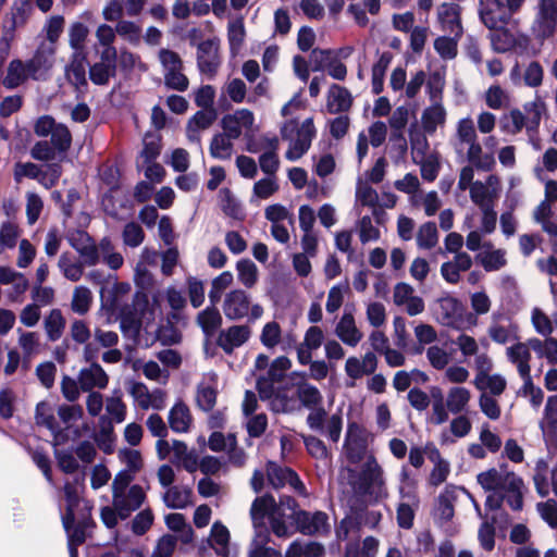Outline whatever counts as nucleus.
<instances>
[{
  "label": "nucleus",
  "mask_w": 557,
  "mask_h": 557,
  "mask_svg": "<svg viewBox=\"0 0 557 557\" xmlns=\"http://www.w3.org/2000/svg\"><path fill=\"white\" fill-rule=\"evenodd\" d=\"M478 484L492 494L487 496L485 506L492 510L500 508L504 500L512 510H521L523 506V480L506 465L490 468L476 475Z\"/></svg>",
  "instance_id": "obj_1"
},
{
  "label": "nucleus",
  "mask_w": 557,
  "mask_h": 557,
  "mask_svg": "<svg viewBox=\"0 0 557 557\" xmlns=\"http://www.w3.org/2000/svg\"><path fill=\"white\" fill-rule=\"evenodd\" d=\"M343 471L347 473V482L356 495L373 500L387 497L384 470L374 455L369 456L359 469L347 467Z\"/></svg>",
  "instance_id": "obj_2"
},
{
  "label": "nucleus",
  "mask_w": 557,
  "mask_h": 557,
  "mask_svg": "<svg viewBox=\"0 0 557 557\" xmlns=\"http://www.w3.org/2000/svg\"><path fill=\"white\" fill-rule=\"evenodd\" d=\"M131 483V476L125 473L115 474L112 482V504L121 519L129 517L146 499L144 488Z\"/></svg>",
  "instance_id": "obj_3"
},
{
  "label": "nucleus",
  "mask_w": 557,
  "mask_h": 557,
  "mask_svg": "<svg viewBox=\"0 0 557 557\" xmlns=\"http://www.w3.org/2000/svg\"><path fill=\"white\" fill-rule=\"evenodd\" d=\"M315 133L312 117H308L301 123L296 120L285 122L281 128V135L284 140L288 141L286 159L289 161L300 159L309 150Z\"/></svg>",
  "instance_id": "obj_4"
},
{
  "label": "nucleus",
  "mask_w": 557,
  "mask_h": 557,
  "mask_svg": "<svg viewBox=\"0 0 557 557\" xmlns=\"http://www.w3.org/2000/svg\"><path fill=\"white\" fill-rule=\"evenodd\" d=\"M226 319L232 321L248 318L250 321L260 319L263 315V307L252 304L250 296L243 289H232L225 294L222 305Z\"/></svg>",
  "instance_id": "obj_5"
},
{
  "label": "nucleus",
  "mask_w": 557,
  "mask_h": 557,
  "mask_svg": "<svg viewBox=\"0 0 557 557\" xmlns=\"http://www.w3.org/2000/svg\"><path fill=\"white\" fill-rule=\"evenodd\" d=\"M456 141L457 147L463 149L467 147V159L475 166L481 169H487L493 164V158L488 157V162L482 161L483 148L479 143V137L474 123L471 117H463L457 122L456 125Z\"/></svg>",
  "instance_id": "obj_6"
},
{
  "label": "nucleus",
  "mask_w": 557,
  "mask_h": 557,
  "mask_svg": "<svg viewBox=\"0 0 557 557\" xmlns=\"http://www.w3.org/2000/svg\"><path fill=\"white\" fill-rule=\"evenodd\" d=\"M158 59L162 66L164 84L168 88L185 91L189 81L184 74V64L178 53L170 49H160Z\"/></svg>",
  "instance_id": "obj_7"
},
{
  "label": "nucleus",
  "mask_w": 557,
  "mask_h": 557,
  "mask_svg": "<svg viewBox=\"0 0 557 557\" xmlns=\"http://www.w3.org/2000/svg\"><path fill=\"white\" fill-rule=\"evenodd\" d=\"M369 434L358 423H349L344 442V455L351 465L364 462L372 453L369 451Z\"/></svg>",
  "instance_id": "obj_8"
},
{
  "label": "nucleus",
  "mask_w": 557,
  "mask_h": 557,
  "mask_svg": "<svg viewBox=\"0 0 557 557\" xmlns=\"http://www.w3.org/2000/svg\"><path fill=\"white\" fill-rule=\"evenodd\" d=\"M557 0H539L533 21V32L542 39L552 37L556 32Z\"/></svg>",
  "instance_id": "obj_9"
},
{
  "label": "nucleus",
  "mask_w": 557,
  "mask_h": 557,
  "mask_svg": "<svg viewBox=\"0 0 557 557\" xmlns=\"http://www.w3.org/2000/svg\"><path fill=\"white\" fill-rule=\"evenodd\" d=\"M126 391L132 396L135 405L143 410H160L165 406V393L159 388L149 391L141 382L127 381Z\"/></svg>",
  "instance_id": "obj_10"
},
{
  "label": "nucleus",
  "mask_w": 557,
  "mask_h": 557,
  "mask_svg": "<svg viewBox=\"0 0 557 557\" xmlns=\"http://www.w3.org/2000/svg\"><path fill=\"white\" fill-rule=\"evenodd\" d=\"M479 16L488 29H499L513 16L503 0H480Z\"/></svg>",
  "instance_id": "obj_11"
},
{
  "label": "nucleus",
  "mask_w": 557,
  "mask_h": 557,
  "mask_svg": "<svg viewBox=\"0 0 557 557\" xmlns=\"http://www.w3.org/2000/svg\"><path fill=\"white\" fill-rule=\"evenodd\" d=\"M153 320V312L148 308L147 300L137 301L134 310L123 311L121 329L128 336L136 337L141 327H147Z\"/></svg>",
  "instance_id": "obj_12"
},
{
  "label": "nucleus",
  "mask_w": 557,
  "mask_h": 557,
  "mask_svg": "<svg viewBox=\"0 0 557 557\" xmlns=\"http://www.w3.org/2000/svg\"><path fill=\"white\" fill-rule=\"evenodd\" d=\"M294 522L297 530L305 535H325L331 529L329 517L323 511L298 510Z\"/></svg>",
  "instance_id": "obj_13"
},
{
  "label": "nucleus",
  "mask_w": 557,
  "mask_h": 557,
  "mask_svg": "<svg viewBox=\"0 0 557 557\" xmlns=\"http://www.w3.org/2000/svg\"><path fill=\"white\" fill-rule=\"evenodd\" d=\"M255 123L253 113L248 109H238L226 114L221 120L223 132L231 138L237 139L243 134L252 132Z\"/></svg>",
  "instance_id": "obj_14"
},
{
  "label": "nucleus",
  "mask_w": 557,
  "mask_h": 557,
  "mask_svg": "<svg viewBox=\"0 0 557 557\" xmlns=\"http://www.w3.org/2000/svg\"><path fill=\"white\" fill-rule=\"evenodd\" d=\"M221 64L219 55V41L216 39H207L198 45L197 65L199 71L212 78L218 73Z\"/></svg>",
  "instance_id": "obj_15"
},
{
  "label": "nucleus",
  "mask_w": 557,
  "mask_h": 557,
  "mask_svg": "<svg viewBox=\"0 0 557 557\" xmlns=\"http://www.w3.org/2000/svg\"><path fill=\"white\" fill-rule=\"evenodd\" d=\"M268 482L274 488H280L288 484L294 491L300 495H306V488L299 476L292 469L281 467L275 462L267 465Z\"/></svg>",
  "instance_id": "obj_16"
},
{
  "label": "nucleus",
  "mask_w": 557,
  "mask_h": 557,
  "mask_svg": "<svg viewBox=\"0 0 557 557\" xmlns=\"http://www.w3.org/2000/svg\"><path fill=\"white\" fill-rule=\"evenodd\" d=\"M292 367V361L284 356L277 357L271 363L268 375L259 377L257 387L261 397L268 398L274 393V384L281 382L285 372Z\"/></svg>",
  "instance_id": "obj_17"
},
{
  "label": "nucleus",
  "mask_w": 557,
  "mask_h": 557,
  "mask_svg": "<svg viewBox=\"0 0 557 557\" xmlns=\"http://www.w3.org/2000/svg\"><path fill=\"white\" fill-rule=\"evenodd\" d=\"M274 508V497L272 495H263L257 497L250 507V519L252 522V527L255 529V533L257 536L267 535L268 528L265 523V519L270 520L271 511Z\"/></svg>",
  "instance_id": "obj_18"
},
{
  "label": "nucleus",
  "mask_w": 557,
  "mask_h": 557,
  "mask_svg": "<svg viewBox=\"0 0 557 557\" xmlns=\"http://www.w3.org/2000/svg\"><path fill=\"white\" fill-rule=\"evenodd\" d=\"M379 364V359L373 351H367L362 357L351 356L345 362V373L349 379L360 380L364 375L373 374Z\"/></svg>",
  "instance_id": "obj_19"
},
{
  "label": "nucleus",
  "mask_w": 557,
  "mask_h": 557,
  "mask_svg": "<svg viewBox=\"0 0 557 557\" xmlns=\"http://www.w3.org/2000/svg\"><path fill=\"white\" fill-rule=\"evenodd\" d=\"M55 46L41 41L36 49L32 59L27 60L32 72L33 79H39L45 76L53 66V55Z\"/></svg>",
  "instance_id": "obj_20"
},
{
  "label": "nucleus",
  "mask_w": 557,
  "mask_h": 557,
  "mask_svg": "<svg viewBox=\"0 0 557 557\" xmlns=\"http://www.w3.org/2000/svg\"><path fill=\"white\" fill-rule=\"evenodd\" d=\"M335 335L345 345L356 347L363 338L352 312L345 311L335 326Z\"/></svg>",
  "instance_id": "obj_21"
},
{
  "label": "nucleus",
  "mask_w": 557,
  "mask_h": 557,
  "mask_svg": "<svg viewBox=\"0 0 557 557\" xmlns=\"http://www.w3.org/2000/svg\"><path fill=\"white\" fill-rule=\"evenodd\" d=\"M251 335L247 325H232L223 330L218 337V345L226 354H232L236 348L243 346Z\"/></svg>",
  "instance_id": "obj_22"
},
{
  "label": "nucleus",
  "mask_w": 557,
  "mask_h": 557,
  "mask_svg": "<svg viewBox=\"0 0 557 557\" xmlns=\"http://www.w3.org/2000/svg\"><path fill=\"white\" fill-rule=\"evenodd\" d=\"M259 339L268 349H273L281 345L282 349L285 350L290 348L295 343L292 334H286L285 339L283 338L282 327L276 321H270L263 325Z\"/></svg>",
  "instance_id": "obj_23"
},
{
  "label": "nucleus",
  "mask_w": 557,
  "mask_h": 557,
  "mask_svg": "<svg viewBox=\"0 0 557 557\" xmlns=\"http://www.w3.org/2000/svg\"><path fill=\"white\" fill-rule=\"evenodd\" d=\"M78 383L84 392L94 388H106L109 383V376L100 364L91 361L90 366L83 368L78 373Z\"/></svg>",
  "instance_id": "obj_24"
},
{
  "label": "nucleus",
  "mask_w": 557,
  "mask_h": 557,
  "mask_svg": "<svg viewBox=\"0 0 557 557\" xmlns=\"http://www.w3.org/2000/svg\"><path fill=\"white\" fill-rule=\"evenodd\" d=\"M438 21L444 32L461 37L460 7L456 3H442L437 9Z\"/></svg>",
  "instance_id": "obj_25"
},
{
  "label": "nucleus",
  "mask_w": 557,
  "mask_h": 557,
  "mask_svg": "<svg viewBox=\"0 0 557 557\" xmlns=\"http://www.w3.org/2000/svg\"><path fill=\"white\" fill-rule=\"evenodd\" d=\"M86 65L87 53L72 52L65 66V77L77 90L87 86Z\"/></svg>",
  "instance_id": "obj_26"
},
{
  "label": "nucleus",
  "mask_w": 557,
  "mask_h": 557,
  "mask_svg": "<svg viewBox=\"0 0 557 557\" xmlns=\"http://www.w3.org/2000/svg\"><path fill=\"white\" fill-rule=\"evenodd\" d=\"M472 267V258L467 252L455 255L454 259L441 265V275L449 284H457L460 281V273Z\"/></svg>",
  "instance_id": "obj_27"
},
{
  "label": "nucleus",
  "mask_w": 557,
  "mask_h": 557,
  "mask_svg": "<svg viewBox=\"0 0 557 557\" xmlns=\"http://www.w3.org/2000/svg\"><path fill=\"white\" fill-rule=\"evenodd\" d=\"M216 119L214 109L200 110L196 112L188 121L186 135L189 141L200 143V133L208 129Z\"/></svg>",
  "instance_id": "obj_28"
},
{
  "label": "nucleus",
  "mask_w": 557,
  "mask_h": 557,
  "mask_svg": "<svg viewBox=\"0 0 557 557\" xmlns=\"http://www.w3.org/2000/svg\"><path fill=\"white\" fill-rule=\"evenodd\" d=\"M70 335L75 343L85 345L83 355L86 361H92L97 358L98 348L94 344L88 343L91 332L85 321H73L70 326Z\"/></svg>",
  "instance_id": "obj_29"
},
{
  "label": "nucleus",
  "mask_w": 557,
  "mask_h": 557,
  "mask_svg": "<svg viewBox=\"0 0 557 557\" xmlns=\"http://www.w3.org/2000/svg\"><path fill=\"white\" fill-rule=\"evenodd\" d=\"M218 380L215 373H207L197 388V404L205 411L211 410L216 401Z\"/></svg>",
  "instance_id": "obj_30"
},
{
  "label": "nucleus",
  "mask_w": 557,
  "mask_h": 557,
  "mask_svg": "<svg viewBox=\"0 0 557 557\" xmlns=\"http://www.w3.org/2000/svg\"><path fill=\"white\" fill-rule=\"evenodd\" d=\"M28 78H33V72L28 62L14 59L8 65L2 84L8 89H14L24 84Z\"/></svg>",
  "instance_id": "obj_31"
},
{
  "label": "nucleus",
  "mask_w": 557,
  "mask_h": 557,
  "mask_svg": "<svg viewBox=\"0 0 557 557\" xmlns=\"http://www.w3.org/2000/svg\"><path fill=\"white\" fill-rule=\"evenodd\" d=\"M546 468L547 463L545 460L540 459L535 466V473L533 475V482L537 494L541 497L548 496L552 487V492L557 497V463L550 470V482L546 480Z\"/></svg>",
  "instance_id": "obj_32"
},
{
  "label": "nucleus",
  "mask_w": 557,
  "mask_h": 557,
  "mask_svg": "<svg viewBox=\"0 0 557 557\" xmlns=\"http://www.w3.org/2000/svg\"><path fill=\"white\" fill-rule=\"evenodd\" d=\"M506 356L516 366L521 379L531 375V351L528 350V345L521 342L513 344L506 349Z\"/></svg>",
  "instance_id": "obj_33"
},
{
  "label": "nucleus",
  "mask_w": 557,
  "mask_h": 557,
  "mask_svg": "<svg viewBox=\"0 0 557 557\" xmlns=\"http://www.w3.org/2000/svg\"><path fill=\"white\" fill-rule=\"evenodd\" d=\"M534 221L541 225L550 238L557 239V214L553 211V205L541 201L533 211Z\"/></svg>",
  "instance_id": "obj_34"
},
{
  "label": "nucleus",
  "mask_w": 557,
  "mask_h": 557,
  "mask_svg": "<svg viewBox=\"0 0 557 557\" xmlns=\"http://www.w3.org/2000/svg\"><path fill=\"white\" fill-rule=\"evenodd\" d=\"M446 109L443 102H431L421 115V124L425 133L433 134L438 126H443L446 122Z\"/></svg>",
  "instance_id": "obj_35"
},
{
  "label": "nucleus",
  "mask_w": 557,
  "mask_h": 557,
  "mask_svg": "<svg viewBox=\"0 0 557 557\" xmlns=\"http://www.w3.org/2000/svg\"><path fill=\"white\" fill-rule=\"evenodd\" d=\"M539 425L545 442L557 435V396L547 398Z\"/></svg>",
  "instance_id": "obj_36"
},
{
  "label": "nucleus",
  "mask_w": 557,
  "mask_h": 557,
  "mask_svg": "<svg viewBox=\"0 0 557 557\" xmlns=\"http://www.w3.org/2000/svg\"><path fill=\"white\" fill-rule=\"evenodd\" d=\"M515 329L511 322L499 313H493L487 329L490 338L497 344H506L511 338Z\"/></svg>",
  "instance_id": "obj_37"
},
{
  "label": "nucleus",
  "mask_w": 557,
  "mask_h": 557,
  "mask_svg": "<svg viewBox=\"0 0 557 557\" xmlns=\"http://www.w3.org/2000/svg\"><path fill=\"white\" fill-rule=\"evenodd\" d=\"M193 423L189 408L182 401L176 403L169 412V424L176 433H186Z\"/></svg>",
  "instance_id": "obj_38"
},
{
  "label": "nucleus",
  "mask_w": 557,
  "mask_h": 557,
  "mask_svg": "<svg viewBox=\"0 0 557 557\" xmlns=\"http://www.w3.org/2000/svg\"><path fill=\"white\" fill-rule=\"evenodd\" d=\"M471 399V392L463 386H453L446 396L447 409L453 414H460L467 411Z\"/></svg>",
  "instance_id": "obj_39"
},
{
  "label": "nucleus",
  "mask_w": 557,
  "mask_h": 557,
  "mask_svg": "<svg viewBox=\"0 0 557 557\" xmlns=\"http://www.w3.org/2000/svg\"><path fill=\"white\" fill-rule=\"evenodd\" d=\"M191 488L187 486L169 487L162 496L166 507L173 509H183L191 504Z\"/></svg>",
  "instance_id": "obj_40"
},
{
  "label": "nucleus",
  "mask_w": 557,
  "mask_h": 557,
  "mask_svg": "<svg viewBox=\"0 0 557 557\" xmlns=\"http://www.w3.org/2000/svg\"><path fill=\"white\" fill-rule=\"evenodd\" d=\"M351 96L349 91L338 85L331 86L327 95V110L331 113L347 111L351 106Z\"/></svg>",
  "instance_id": "obj_41"
},
{
  "label": "nucleus",
  "mask_w": 557,
  "mask_h": 557,
  "mask_svg": "<svg viewBox=\"0 0 557 557\" xmlns=\"http://www.w3.org/2000/svg\"><path fill=\"white\" fill-rule=\"evenodd\" d=\"M523 110L527 122V132L529 135H532L537 131L542 115L546 111L545 102L540 97H535L534 100L524 103Z\"/></svg>",
  "instance_id": "obj_42"
},
{
  "label": "nucleus",
  "mask_w": 557,
  "mask_h": 557,
  "mask_svg": "<svg viewBox=\"0 0 557 557\" xmlns=\"http://www.w3.org/2000/svg\"><path fill=\"white\" fill-rule=\"evenodd\" d=\"M471 201L479 207L485 209L494 207L497 199V193L488 186L483 185V182L476 181L471 185L469 190Z\"/></svg>",
  "instance_id": "obj_43"
},
{
  "label": "nucleus",
  "mask_w": 557,
  "mask_h": 557,
  "mask_svg": "<svg viewBox=\"0 0 557 557\" xmlns=\"http://www.w3.org/2000/svg\"><path fill=\"white\" fill-rule=\"evenodd\" d=\"M473 385L482 393L490 392V395L499 396L504 393L507 386L506 379L498 374H491V372L482 377H474Z\"/></svg>",
  "instance_id": "obj_44"
},
{
  "label": "nucleus",
  "mask_w": 557,
  "mask_h": 557,
  "mask_svg": "<svg viewBox=\"0 0 557 557\" xmlns=\"http://www.w3.org/2000/svg\"><path fill=\"white\" fill-rule=\"evenodd\" d=\"M531 323L535 332L543 337L550 336L557 330V317H549L539 307L531 310Z\"/></svg>",
  "instance_id": "obj_45"
},
{
  "label": "nucleus",
  "mask_w": 557,
  "mask_h": 557,
  "mask_svg": "<svg viewBox=\"0 0 557 557\" xmlns=\"http://www.w3.org/2000/svg\"><path fill=\"white\" fill-rule=\"evenodd\" d=\"M119 459L125 466L116 474L125 473L131 476V482L135 479L137 472L143 468V457L139 450L133 448H123L119 451Z\"/></svg>",
  "instance_id": "obj_46"
},
{
  "label": "nucleus",
  "mask_w": 557,
  "mask_h": 557,
  "mask_svg": "<svg viewBox=\"0 0 557 557\" xmlns=\"http://www.w3.org/2000/svg\"><path fill=\"white\" fill-rule=\"evenodd\" d=\"M58 268L63 276L71 282L79 281L84 274V263L69 252H63L60 256Z\"/></svg>",
  "instance_id": "obj_47"
},
{
  "label": "nucleus",
  "mask_w": 557,
  "mask_h": 557,
  "mask_svg": "<svg viewBox=\"0 0 557 557\" xmlns=\"http://www.w3.org/2000/svg\"><path fill=\"white\" fill-rule=\"evenodd\" d=\"M35 419L38 425L47 428L54 435L62 430L54 417V408L46 401L37 404Z\"/></svg>",
  "instance_id": "obj_48"
},
{
  "label": "nucleus",
  "mask_w": 557,
  "mask_h": 557,
  "mask_svg": "<svg viewBox=\"0 0 557 557\" xmlns=\"http://www.w3.org/2000/svg\"><path fill=\"white\" fill-rule=\"evenodd\" d=\"M65 327V319L61 310L52 309L44 320V329L50 342H57L61 338Z\"/></svg>",
  "instance_id": "obj_49"
},
{
  "label": "nucleus",
  "mask_w": 557,
  "mask_h": 557,
  "mask_svg": "<svg viewBox=\"0 0 557 557\" xmlns=\"http://www.w3.org/2000/svg\"><path fill=\"white\" fill-rule=\"evenodd\" d=\"M233 140L225 132L215 134L210 143V154L214 159L226 160L233 154Z\"/></svg>",
  "instance_id": "obj_50"
},
{
  "label": "nucleus",
  "mask_w": 557,
  "mask_h": 557,
  "mask_svg": "<svg viewBox=\"0 0 557 557\" xmlns=\"http://www.w3.org/2000/svg\"><path fill=\"white\" fill-rule=\"evenodd\" d=\"M89 35V28L82 22H74L69 27V46L72 52L87 53L86 40Z\"/></svg>",
  "instance_id": "obj_51"
},
{
  "label": "nucleus",
  "mask_w": 557,
  "mask_h": 557,
  "mask_svg": "<svg viewBox=\"0 0 557 557\" xmlns=\"http://www.w3.org/2000/svg\"><path fill=\"white\" fill-rule=\"evenodd\" d=\"M230 532L221 522H214L210 533V545L220 556L228 555Z\"/></svg>",
  "instance_id": "obj_52"
},
{
  "label": "nucleus",
  "mask_w": 557,
  "mask_h": 557,
  "mask_svg": "<svg viewBox=\"0 0 557 557\" xmlns=\"http://www.w3.org/2000/svg\"><path fill=\"white\" fill-rule=\"evenodd\" d=\"M17 344L22 349L24 359L32 358L40 351V335L37 332L17 329Z\"/></svg>",
  "instance_id": "obj_53"
},
{
  "label": "nucleus",
  "mask_w": 557,
  "mask_h": 557,
  "mask_svg": "<svg viewBox=\"0 0 557 557\" xmlns=\"http://www.w3.org/2000/svg\"><path fill=\"white\" fill-rule=\"evenodd\" d=\"M278 139L272 138L269 141V150L259 157V164L263 173L268 176H274L278 170L280 161L277 157Z\"/></svg>",
  "instance_id": "obj_54"
},
{
  "label": "nucleus",
  "mask_w": 557,
  "mask_h": 557,
  "mask_svg": "<svg viewBox=\"0 0 557 557\" xmlns=\"http://www.w3.org/2000/svg\"><path fill=\"white\" fill-rule=\"evenodd\" d=\"M109 250L110 240L104 238L100 242L98 246L95 245L94 242H91L87 246L78 248V253L83 258L82 263H84V265L92 267L99 262L101 253H106Z\"/></svg>",
  "instance_id": "obj_55"
},
{
  "label": "nucleus",
  "mask_w": 557,
  "mask_h": 557,
  "mask_svg": "<svg viewBox=\"0 0 557 557\" xmlns=\"http://www.w3.org/2000/svg\"><path fill=\"white\" fill-rule=\"evenodd\" d=\"M92 302V294L86 286H76L73 290L71 309L81 315L86 314Z\"/></svg>",
  "instance_id": "obj_56"
},
{
  "label": "nucleus",
  "mask_w": 557,
  "mask_h": 557,
  "mask_svg": "<svg viewBox=\"0 0 557 557\" xmlns=\"http://www.w3.org/2000/svg\"><path fill=\"white\" fill-rule=\"evenodd\" d=\"M106 410L111 420L122 423L126 418V405L122 399V393L119 389L113 391L112 395L106 400Z\"/></svg>",
  "instance_id": "obj_57"
},
{
  "label": "nucleus",
  "mask_w": 557,
  "mask_h": 557,
  "mask_svg": "<svg viewBox=\"0 0 557 557\" xmlns=\"http://www.w3.org/2000/svg\"><path fill=\"white\" fill-rule=\"evenodd\" d=\"M478 259L486 271H497L506 264V251L487 248L478 255Z\"/></svg>",
  "instance_id": "obj_58"
},
{
  "label": "nucleus",
  "mask_w": 557,
  "mask_h": 557,
  "mask_svg": "<svg viewBox=\"0 0 557 557\" xmlns=\"http://www.w3.org/2000/svg\"><path fill=\"white\" fill-rule=\"evenodd\" d=\"M417 245L421 249H432L438 243V232L434 222L423 223L417 233Z\"/></svg>",
  "instance_id": "obj_59"
},
{
  "label": "nucleus",
  "mask_w": 557,
  "mask_h": 557,
  "mask_svg": "<svg viewBox=\"0 0 557 557\" xmlns=\"http://www.w3.org/2000/svg\"><path fill=\"white\" fill-rule=\"evenodd\" d=\"M297 397L301 405L309 409L321 406L323 400L320 391L309 383H302L298 385Z\"/></svg>",
  "instance_id": "obj_60"
},
{
  "label": "nucleus",
  "mask_w": 557,
  "mask_h": 557,
  "mask_svg": "<svg viewBox=\"0 0 557 557\" xmlns=\"http://www.w3.org/2000/svg\"><path fill=\"white\" fill-rule=\"evenodd\" d=\"M391 63L388 54H382L372 66V91L379 95L384 89V77L386 70Z\"/></svg>",
  "instance_id": "obj_61"
},
{
  "label": "nucleus",
  "mask_w": 557,
  "mask_h": 557,
  "mask_svg": "<svg viewBox=\"0 0 557 557\" xmlns=\"http://www.w3.org/2000/svg\"><path fill=\"white\" fill-rule=\"evenodd\" d=\"M238 281L247 288H251L258 281V268L250 260H239L236 264Z\"/></svg>",
  "instance_id": "obj_62"
},
{
  "label": "nucleus",
  "mask_w": 557,
  "mask_h": 557,
  "mask_svg": "<svg viewBox=\"0 0 557 557\" xmlns=\"http://www.w3.org/2000/svg\"><path fill=\"white\" fill-rule=\"evenodd\" d=\"M523 384L520 387L518 394L529 399L531 406L537 410L544 399V393L541 387L535 386L532 376L522 379Z\"/></svg>",
  "instance_id": "obj_63"
},
{
  "label": "nucleus",
  "mask_w": 557,
  "mask_h": 557,
  "mask_svg": "<svg viewBox=\"0 0 557 557\" xmlns=\"http://www.w3.org/2000/svg\"><path fill=\"white\" fill-rule=\"evenodd\" d=\"M220 206L222 211L234 219H242L244 213L240 203L234 198L227 188H223L219 193Z\"/></svg>",
  "instance_id": "obj_64"
}]
</instances>
